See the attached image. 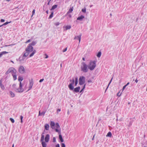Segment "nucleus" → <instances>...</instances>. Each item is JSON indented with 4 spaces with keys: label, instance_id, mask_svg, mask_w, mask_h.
<instances>
[{
    "label": "nucleus",
    "instance_id": "f257e3e1",
    "mask_svg": "<svg viewBox=\"0 0 147 147\" xmlns=\"http://www.w3.org/2000/svg\"><path fill=\"white\" fill-rule=\"evenodd\" d=\"M56 125L57 128L55 129V131L56 132H58L59 133H60V131L58 129L60 128V126L58 123H57L55 124L54 122L51 121V122L50 125L52 129H55V126Z\"/></svg>",
    "mask_w": 147,
    "mask_h": 147
},
{
    "label": "nucleus",
    "instance_id": "f03ea898",
    "mask_svg": "<svg viewBox=\"0 0 147 147\" xmlns=\"http://www.w3.org/2000/svg\"><path fill=\"white\" fill-rule=\"evenodd\" d=\"M96 61H91L88 66V68L90 70H93L96 66Z\"/></svg>",
    "mask_w": 147,
    "mask_h": 147
},
{
    "label": "nucleus",
    "instance_id": "7ed1b4c3",
    "mask_svg": "<svg viewBox=\"0 0 147 147\" xmlns=\"http://www.w3.org/2000/svg\"><path fill=\"white\" fill-rule=\"evenodd\" d=\"M16 70L14 68L11 67L9 68L8 70L6 72L5 74L7 75L11 73L12 75L14 74H16Z\"/></svg>",
    "mask_w": 147,
    "mask_h": 147
},
{
    "label": "nucleus",
    "instance_id": "20e7f679",
    "mask_svg": "<svg viewBox=\"0 0 147 147\" xmlns=\"http://www.w3.org/2000/svg\"><path fill=\"white\" fill-rule=\"evenodd\" d=\"M82 65L81 67V70L84 72H87L88 71L87 65L84 62H82Z\"/></svg>",
    "mask_w": 147,
    "mask_h": 147
},
{
    "label": "nucleus",
    "instance_id": "39448f33",
    "mask_svg": "<svg viewBox=\"0 0 147 147\" xmlns=\"http://www.w3.org/2000/svg\"><path fill=\"white\" fill-rule=\"evenodd\" d=\"M69 81L71 83L68 85V87L70 90H72L74 89V87L73 85L74 84L75 79L74 78H73L72 80H70Z\"/></svg>",
    "mask_w": 147,
    "mask_h": 147
},
{
    "label": "nucleus",
    "instance_id": "423d86ee",
    "mask_svg": "<svg viewBox=\"0 0 147 147\" xmlns=\"http://www.w3.org/2000/svg\"><path fill=\"white\" fill-rule=\"evenodd\" d=\"M85 78L84 76H81L79 79V84L80 85H82L85 83Z\"/></svg>",
    "mask_w": 147,
    "mask_h": 147
},
{
    "label": "nucleus",
    "instance_id": "0eeeda50",
    "mask_svg": "<svg viewBox=\"0 0 147 147\" xmlns=\"http://www.w3.org/2000/svg\"><path fill=\"white\" fill-rule=\"evenodd\" d=\"M22 84L21 82L20 83V86L18 88H16L15 90L16 92H22L24 91V89L22 88Z\"/></svg>",
    "mask_w": 147,
    "mask_h": 147
},
{
    "label": "nucleus",
    "instance_id": "6e6552de",
    "mask_svg": "<svg viewBox=\"0 0 147 147\" xmlns=\"http://www.w3.org/2000/svg\"><path fill=\"white\" fill-rule=\"evenodd\" d=\"M33 48L30 45H29L26 49V51L28 52L29 53L33 51Z\"/></svg>",
    "mask_w": 147,
    "mask_h": 147
},
{
    "label": "nucleus",
    "instance_id": "1a4fd4ad",
    "mask_svg": "<svg viewBox=\"0 0 147 147\" xmlns=\"http://www.w3.org/2000/svg\"><path fill=\"white\" fill-rule=\"evenodd\" d=\"M19 72L21 74L24 73L25 72V70L23 66H21L18 69Z\"/></svg>",
    "mask_w": 147,
    "mask_h": 147
},
{
    "label": "nucleus",
    "instance_id": "9d476101",
    "mask_svg": "<svg viewBox=\"0 0 147 147\" xmlns=\"http://www.w3.org/2000/svg\"><path fill=\"white\" fill-rule=\"evenodd\" d=\"M29 81L30 84L29 86V89L28 91L31 89L33 85V81L32 79H31V80H30Z\"/></svg>",
    "mask_w": 147,
    "mask_h": 147
},
{
    "label": "nucleus",
    "instance_id": "9b49d317",
    "mask_svg": "<svg viewBox=\"0 0 147 147\" xmlns=\"http://www.w3.org/2000/svg\"><path fill=\"white\" fill-rule=\"evenodd\" d=\"M26 57L25 56H24L23 54L19 58V61L21 62H23L24 60L25 59Z\"/></svg>",
    "mask_w": 147,
    "mask_h": 147
},
{
    "label": "nucleus",
    "instance_id": "f8f14e48",
    "mask_svg": "<svg viewBox=\"0 0 147 147\" xmlns=\"http://www.w3.org/2000/svg\"><path fill=\"white\" fill-rule=\"evenodd\" d=\"M50 136L49 134H47L45 137V142H48L49 140Z\"/></svg>",
    "mask_w": 147,
    "mask_h": 147
},
{
    "label": "nucleus",
    "instance_id": "ddd939ff",
    "mask_svg": "<svg viewBox=\"0 0 147 147\" xmlns=\"http://www.w3.org/2000/svg\"><path fill=\"white\" fill-rule=\"evenodd\" d=\"M82 35V34H80V35L76 36L74 37V40L78 39L79 41V44L80 42L81 39V36Z\"/></svg>",
    "mask_w": 147,
    "mask_h": 147
},
{
    "label": "nucleus",
    "instance_id": "4468645a",
    "mask_svg": "<svg viewBox=\"0 0 147 147\" xmlns=\"http://www.w3.org/2000/svg\"><path fill=\"white\" fill-rule=\"evenodd\" d=\"M80 86H78V87H76L75 88H74L73 90V91L78 93L79 92V91L80 90Z\"/></svg>",
    "mask_w": 147,
    "mask_h": 147
},
{
    "label": "nucleus",
    "instance_id": "2eb2a0df",
    "mask_svg": "<svg viewBox=\"0 0 147 147\" xmlns=\"http://www.w3.org/2000/svg\"><path fill=\"white\" fill-rule=\"evenodd\" d=\"M84 16L83 15H81L80 16L78 17L77 19V20L82 21L83 18H84Z\"/></svg>",
    "mask_w": 147,
    "mask_h": 147
},
{
    "label": "nucleus",
    "instance_id": "dca6fc26",
    "mask_svg": "<svg viewBox=\"0 0 147 147\" xmlns=\"http://www.w3.org/2000/svg\"><path fill=\"white\" fill-rule=\"evenodd\" d=\"M0 86L3 90H4L5 88L4 86L2 84V79H1L0 81Z\"/></svg>",
    "mask_w": 147,
    "mask_h": 147
},
{
    "label": "nucleus",
    "instance_id": "f3484780",
    "mask_svg": "<svg viewBox=\"0 0 147 147\" xmlns=\"http://www.w3.org/2000/svg\"><path fill=\"white\" fill-rule=\"evenodd\" d=\"M29 53H30L26 51V52H23V55H24V56L26 57L28 55Z\"/></svg>",
    "mask_w": 147,
    "mask_h": 147
},
{
    "label": "nucleus",
    "instance_id": "a211bd4d",
    "mask_svg": "<svg viewBox=\"0 0 147 147\" xmlns=\"http://www.w3.org/2000/svg\"><path fill=\"white\" fill-rule=\"evenodd\" d=\"M49 126L48 124H46L45 125V129L47 130H48L49 128Z\"/></svg>",
    "mask_w": 147,
    "mask_h": 147
},
{
    "label": "nucleus",
    "instance_id": "6ab92c4d",
    "mask_svg": "<svg viewBox=\"0 0 147 147\" xmlns=\"http://www.w3.org/2000/svg\"><path fill=\"white\" fill-rule=\"evenodd\" d=\"M59 134H60L59 135V140H60L61 142H63L64 141L63 140V139L62 138V135L60 133H59Z\"/></svg>",
    "mask_w": 147,
    "mask_h": 147
},
{
    "label": "nucleus",
    "instance_id": "aec40b11",
    "mask_svg": "<svg viewBox=\"0 0 147 147\" xmlns=\"http://www.w3.org/2000/svg\"><path fill=\"white\" fill-rule=\"evenodd\" d=\"M8 53V52L5 51H3L0 53V57H1L3 55H4Z\"/></svg>",
    "mask_w": 147,
    "mask_h": 147
},
{
    "label": "nucleus",
    "instance_id": "412c9836",
    "mask_svg": "<svg viewBox=\"0 0 147 147\" xmlns=\"http://www.w3.org/2000/svg\"><path fill=\"white\" fill-rule=\"evenodd\" d=\"M63 28H65V30H67L70 29L71 28V26L70 25H67L65 26H63Z\"/></svg>",
    "mask_w": 147,
    "mask_h": 147
},
{
    "label": "nucleus",
    "instance_id": "4be33fe9",
    "mask_svg": "<svg viewBox=\"0 0 147 147\" xmlns=\"http://www.w3.org/2000/svg\"><path fill=\"white\" fill-rule=\"evenodd\" d=\"M45 113H46V111H43L42 112V113H41L40 111H39L38 115L40 116V115H42L43 116H44Z\"/></svg>",
    "mask_w": 147,
    "mask_h": 147
},
{
    "label": "nucleus",
    "instance_id": "5701e85b",
    "mask_svg": "<svg viewBox=\"0 0 147 147\" xmlns=\"http://www.w3.org/2000/svg\"><path fill=\"white\" fill-rule=\"evenodd\" d=\"M41 142L42 147H46L47 144L46 143V142H45L44 141Z\"/></svg>",
    "mask_w": 147,
    "mask_h": 147
},
{
    "label": "nucleus",
    "instance_id": "b1692460",
    "mask_svg": "<svg viewBox=\"0 0 147 147\" xmlns=\"http://www.w3.org/2000/svg\"><path fill=\"white\" fill-rule=\"evenodd\" d=\"M9 93L11 97L13 98L15 96V94L11 91H10Z\"/></svg>",
    "mask_w": 147,
    "mask_h": 147
},
{
    "label": "nucleus",
    "instance_id": "393cba45",
    "mask_svg": "<svg viewBox=\"0 0 147 147\" xmlns=\"http://www.w3.org/2000/svg\"><path fill=\"white\" fill-rule=\"evenodd\" d=\"M75 86H76L78 83V78L77 77H75Z\"/></svg>",
    "mask_w": 147,
    "mask_h": 147
},
{
    "label": "nucleus",
    "instance_id": "a878e982",
    "mask_svg": "<svg viewBox=\"0 0 147 147\" xmlns=\"http://www.w3.org/2000/svg\"><path fill=\"white\" fill-rule=\"evenodd\" d=\"M57 7V5H55L53 6L51 9V10H53L55 8H56Z\"/></svg>",
    "mask_w": 147,
    "mask_h": 147
},
{
    "label": "nucleus",
    "instance_id": "bb28decb",
    "mask_svg": "<svg viewBox=\"0 0 147 147\" xmlns=\"http://www.w3.org/2000/svg\"><path fill=\"white\" fill-rule=\"evenodd\" d=\"M12 75L13 76L14 80H16L17 79V75H16V74H14Z\"/></svg>",
    "mask_w": 147,
    "mask_h": 147
},
{
    "label": "nucleus",
    "instance_id": "cd10ccee",
    "mask_svg": "<svg viewBox=\"0 0 147 147\" xmlns=\"http://www.w3.org/2000/svg\"><path fill=\"white\" fill-rule=\"evenodd\" d=\"M73 11V7H71L67 12V14L71 13Z\"/></svg>",
    "mask_w": 147,
    "mask_h": 147
},
{
    "label": "nucleus",
    "instance_id": "c85d7f7f",
    "mask_svg": "<svg viewBox=\"0 0 147 147\" xmlns=\"http://www.w3.org/2000/svg\"><path fill=\"white\" fill-rule=\"evenodd\" d=\"M18 80L20 83V82H21L23 80V78L22 77L19 76L18 77Z\"/></svg>",
    "mask_w": 147,
    "mask_h": 147
},
{
    "label": "nucleus",
    "instance_id": "c756f323",
    "mask_svg": "<svg viewBox=\"0 0 147 147\" xmlns=\"http://www.w3.org/2000/svg\"><path fill=\"white\" fill-rule=\"evenodd\" d=\"M36 43V42L35 41H33L31 43L29 44V45H30L31 46H34Z\"/></svg>",
    "mask_w": 147,
    "mask_h": 147
},
{
    "label": "nucleus",
    "instance_id": "7c9ffc66",
    "mask_svg": "<svg viewBox=\"0 0 147 147\" xmlns=\"http://www.w3.org/2000/svg\"><path fill=\"white\" fill-rule=\"evenodd\" d=\"M44 135H41V137L40 139L41 142L43 141L44 139Z\"/></svg>",
    "mask_w": 147,
    "mask_h": 147
},
{
    "label": "nucleus",
    "instance_id": "2f4dec72",
    "mask_svg": "<svg viewBox=\"0 0 147 147\" xmlns=\"http://www.w3.org/2000/svg\"><path fill=\"white\" fill-rule=\"evenodd\" d=\"M101 52H99L96 55V56L98 57H100L101 55Z\"/></svg>",
    "mask_w": 147,
    "mask_h": 147
},
{
    "label": "nucleus",
    "instance_id": "473e14b6",
    "mask_svg": "<svg viewBox=\"0 0 147 147\" xmlns=\"http://www.w3.org/2000/svg\"><path fill=\"white\" fill-rule=\"evenodd\" d=\"M113 79V78H112L111 79V80H110V82H109V84L108 85V86H107L106 89V90H105V92L106 91L107 89L108 88L109 85L111 83V82H112V80Z\"/></svg>",
    "mask_w": 147,
    "mask_h": 147
},
{
    "label": "nucleus",
    "instance_id": "72a5a7b5",
    "mask_svg": "<svg viewBox=\"0 0 147 147\" xmlns=\"http://www.w3.org/2000/svg\"><path fill=\"white\" fill-rule=\"evenodd\" d=\"M113 79V78H112L111 79V80H110V82H109V84L108 85V86H107L106 89V90H105V92L106 91L107 89L108 88L109 85L111 83V82H112V80Z\"/></svg>",
    "mask_w": 147,
    "mask_h": 147
},
{
    "label": "nucleus",
    "instance_id": "f704fd0d",
    "mask_svg": "<svg viewBox=\"0 0 147 147\" xmlns=\"http://www.w3.org/2000/svg\"><path fill=\"white\" fill-rule=\"evenodd\" d=\"M53 12H52L51 14L50 15L49 18V19H51V18H52L53 16Z\"/></svg>",
    "mask_w": 147,
    "mask_h": 147
},
{
    "label": "nucleus",
    "instance_id": "c9c22d12",
    "mask_svg": "<svg viewBox=\"0 0 147 147\" xmlns=\"http://www.w3.org/2000/svg\"><path fill=\"white\" fill-rule=\"evenodd\" d=\"M112 136L111 133L110 132H109L107 135V136L111 137Z\"/></svg>",
    "mask_w": 147,
    "mask_h": 147
},
{
    "label": "nucleus",
    "instance_id": "e433bc0d",
    "mask_svg": "<svg viewBox=\"0 0 147 147\" xmlns=\"http://www.w3.org/2000/svg\"><path fill=\"white\" fill-rule=\"evenodd\" d=\"M11 22H6L5 23H4V24H3L2 25V26H4V25H7V24H8L10 23Z\"/></svg>",
    "mask_w": 147,
    "mask_h": 147
},
{
    "label": "nucleus",
    "instance_id": "4c0bfd02",
    "mask_svg": "<svg viewBox=\"0 0 147 147\" xmlns=\"http://www.w3.org/2000/svg\"><path fill=\"white\" fill-rule=\"evenodd\" d=\"M9 119L12 123H14V122L15 121L13 119L11 118Z\"/></svg>",
    "mask_w": 147,
    "mask_h": 147
},
{
    "label": "nucleus",
    "instance_id": "58836bf2",
    "mask_svg": "<svg viewBox=\"0 0 147 147\" xmlns=\"http://www.w3.org/2000/svg\"><path fill=\"white\" fill-rule=\"evenodd\" d=\"M86 8H84L82 9V12H83L84 13H85L86 12Z\"/></svg>",
    "mask_w": 147,
    "mask_h": 147
},
{
    "label": "nucleus",
    "instance_id": "ea45409f",
    "mask_svg": "<svg viewBox=\"0 0 147 147\" xmlns=\"http://www.w3.org/2000/svg\"><path fill=\"white\" fill-rule=\"evenodd\" d=\"M61 147H65V144L63 143H62L61 144Z\"/></svg>",
    "mask_w": 147,
    "mask_h": 147
},
{
    "label": "nucleus",
    "instance_id": "a19ab883",
    "mask_svg": "<svg viewBox=\"0 0 147 147\" xmlns=\"http://www.w3.org/2000/svg\"><path fill=\"white\" fill-rule=\"evenodd\" d=\"M34 53H33V52L30 55L29 57H31L34 54Z\"/></svg>",
    "mask_w": 147,
    "mask_h": 147
},
{
    "label": "nucleus",
    "instance_id": "79ce46f5",
    "mask_svg": "<svg viewBox=\"0 0 147 147\" xmlns=\"http://www.w3.org/2000/svg\"><path fill=\"white\" fill-rule=\"evenodd\" d=\"M23 116H22V115L20 116V119H21V122L22 123V122H23L22 120H23Z\"/></svg>",
    "mask_w": 147,
    "mask_h": 147
},
{
    "label": "nucleus",
    "instance_id": "37998d69",
    "mask_svg": "<svg viewBox=\"0 0 147 147\" xmlns=\"http://www.w3.org/2000/svg\"><path fill=\"white\" fill-rule=\"evenodd\" d=\"M53 142H56V138L55 137H53Z\"/></svg>",
    "mask_w": 147,
    "mask_h": 147
},
{
    "label": "nucleus",
    "instance_id": "c03bdc74",
    "mask_svg": "<svg viewBox=\"0 0 147 147\" xmlns=\"http://www.w3.org/2000/svg\"><path fill=\"white\" fill-rule=\"evenodd\" d=\"M35 12V10L34 9H33V11H32V16L34 14Z\"/></svg>",
    "mask_w": 147,
    "mask_h": 147
},
{
    "label": "nucleus",
    "instance_id": "a18cd8bd",
    "mask_svg": "<svg viewBox=\"0 0 147 147\" xmlns=\"http://www.w3.org/2000/svg\"><path fill=\"white\" fill-rule=\"evenodd\" d=\"M67 47H66L63 50V52H65L66 51H67Z\"/></svg>",
    "mask_w": 147,
    "mask_h": 147
},
{
    "label": "nucleus",
    "instance_id": "49530a36",
    "mask_svg": "<svg viewBox=\"0 0 147 147\" xmlns=\"http://www.w3.org/2000/svg\"><path fill=\"white\" fill-rule=\"evenodd\" d=\"M59 22H56V23H55V24L56 26H58V25H59Z\"/></svg>",
    "mask_w": 147,
    "mask_h": 147
},
{
    "label": "nucleus",
    "instance_id": "de8ad7c7",
    "mask_svg": "<svg viewBox=\"0 0 147 147\" xmlns=\"http://www.w3.org/2000/svg\"><path fill=\"white\" fill-rule=\"evenodd\" d=\"M126 85H125L123 87V88H122L123 90L125 89V88H126Z\"/></svg>",
    "mask_w": 147,
    "mask_h": 147
},
{
    "label": "nucleus",
    "instance_id": "09e8293b",
    "mask_svg": "<svg viewBox=\"0 0 147 147\" xmlns=\"http://www.w3.org/2000/svg\"><path fill=\"white\" fill-rule=\"evenodd\" d=\"M88 82L89 83H92V81L91 80L89 79V80H88Z\"/></svg>",
    "mask_w": 147,
    "mask_h": 147
},
{
    "label": "nucleus",
    "instance_id": "8fccbe9b",
    "mask_svg": "<svg viewBox=\"0 0 147 147\" xmlns=\"http://www.w3.org/2000/svg\"><path fill=\"white\" fill-rule=\"evenodd\" d=\"M46 57H45V58L46 59H47V58L48 57V56L46 54H45Z\"/></svg>",
    "mask_w": 147,
    "mask_h": 147
},
{
    "label": "nucleus",
    "instance_id": "3c124183",
    "mask_svg": "<svg viewBox=\"0 0 147 147\" xmlns=\"http://www.w3.org/2000/svg\"><path fill=\"white\" fill-rule=\"evenodd\" d=\"M31 41L30 39H29L26 42V43H28L30 42Z\"/></svg>",
    "mask_w": 147,
    "mask_h": 147
},
{
    "label": "nucleus",
    "instance_id": "603ef678",
    "mask_svg": "<svg viewBox=\"0 0 147 147\" xmlns=\"http://www.w3.org/2000/svg\"><path fill=\"white\" fill-rule=\"evenodd\" d=\"M44 80V79H41L40 80H39V82H42Z\"/></svg>",
    "mask_w": 147,
    "mask_h": 147
},
{
    "label": "nucleus",
    "instance_id": "864d4df0",
    "mask_svg": "<svg viewBox=\"0 0 147 147\" xmlns=\"http://www.w3.org/2000/svg\"><path fill=\"white\" fill-rule=\"evenodd\" d=\"M5 20L3 19H1V22H5Z\"/></svg>",
    "mask_w": 147,
    "mask_h": 147
},
{
    "label": "nucleus",
    "instance_id": "5fc2aeb1",
    "mask_svg": "<svg viewBox=\"0 0 147 147\" xmlns=\"http://www.w3.org/2000/svg\"><path fill=\"white\" fill-rule=\"evenodd\" d=\"M55 147H60L59 145V144H57L56 145Z\"/></svg>",
    "mask_w": 147,
    "mask_h": 147
},
{
    "label": "nucleus",
    "instance_id": "6e6d98bb",
    "mask_svg": "<svg viewBox=\"0 0 147 147\" xmlns=\"http://www.w3.org/2000/svg\"><path fill=\"white\" fill-rule=\"evenodd\" d=\"M86 85V84H85L84 85V86H83V88H83V89H84L85 88Z\"/></svg>",
    "mask_w": 147,
    "mask_h": 147
},
{
    "label": "nucleus",
    "instance_id": "4d7b16f0",
    "mask_svg": "<svg viewBox=\"0 0 147 147\" xmlns=\"http://www.w3.org/2000/svg\"><path fill=\"white\" fill-rule=\"evenodd\" d=\"M61 111V109H58L57 110V112H60Z\"/></svg>",
    "mask_w": 147,
    "mask_h": 147
},
{
    "label": "nucleus",
    "instance_id": "13d9d810",
    "mask_svg": "<svg viewBox=\"0 0 147 147\" xmlns=\"http://www.w3.org/2000/svg\"><path fill=\"white\" fill-rule=\"evenodd\" d=\"M16 84H14L12 85V87L13 88H14L16 86Z\"/></svg>",
    "mask_w": 147,
    "mask_h": 147
},
{
    "label": "nucleus",
    "instance_id": "bf43d9fd",
    "mask_svg": "<svg viewBox=\"0 0 147 147\" xmlns=\"http://www.w3.org/2000/svg\"><path fill=\"white\" fill-rule=\"evenodd\" d=\"M51 0H50L49 2L48 3H47V5H49V3H50V2L51 1Z\"/></svg>",
    "mask_w": 147,
    "mask_h": 147
},
{
    "label": "nucleus",
    "instance_id": "052dcab7",
    "mask_svg": "<svg viewBox=\"0 0 147 147\" xmlns=\"http://www.w3.org/2000/svg\"><path fill=\"white\" fill-rule=\"evenodd\" d=\"M84 89L83 88H82L81 90L80 91V92H81Z\"/></svg>",
    "mask_w": 147,
    "mask_h": 147
},
{
    "label": "nucleus",
    "instance_id": "680f3d73",
    "mask_svg": "<svg viewBox=\"0 0 147 147\" xmlns=\"http://www.w3.org/2000/svg\"><path fill=\"white\" fill-rule=\"evenodd\" d=\"M129 84V82H128L125 85H126V86H128V85Z\"/></svg>",
    "mask_w": 147,
    "mask_h": 147
},
{
    "label": "nucleus",
    "instance_id": "e2e57ef3",
    "mask_svg": "<svg viewBox=\"0 0 147 147\" xmlns=\"http://www.w3.org/2000/svg\"><path fill=\"white\" fill-rule=\"evenodd\" d=\"M95 135H94V136H93V138H92V140H94V136H95Z\"/></svg>",
    "mask_w": 147,
    "mask_h": 147
},
{
    "label": "nucleus",
    "instance_id": "0e129e2a",
    "mask_svg": "<svg viewBox=\"0 0 147 147\" xmlns=\"http://www.w3.org/2000/svg\"><path fill=\"white\" fill-rule=\"evenodd\" d=\"M33 53H34V54L36 53V51L35 50H34V51L33 50Z\"/></svg>",
    "mask_w": 147,
    "mask_h": 147
},
{
    "label": "nucleus",
    "instance_id": "69168bd1",
    "mask_svg": "<svg viewBox=\"0 0 147 147\" xmlns=\"http://www.w3.org/2000/svg\"><path fill=\"white\" fill-rule=\"evenodd\" d=\"M135 82L136 83H137L138 82V80H137V79L135 80Z\"/></svg>",
    "mask_w": 147,
    "mask_h": 147
},
{
    "label": "nucleus",
    "instance_id": "338daca9",
    "mask_svg": "<svg viewBox=\"0 0 147 147\" xmlns=\"http://www.w3.org/2000/svg\"><path fill=\"white\" fill-rule=\"evenodd\" d=\"M44 131H45V130L44 131L42 132V135H44L45 134V132Z\"/></svg>",
    "mask_w": 147,
    "mask_h": 147
},
{
    "label": "nucleus",
    "instance_id": "774afa93",
    "mask_svg": "<svg viewBox=\"0 0 147 147\" xmlns=\"http://www.w3.org/2000/svg\"><path fill=\"white\" fill-rule=\"evenodd\" d=\"M48 12H49V11L48 10H47L46 11V12L47 13V14H48Z\"/></svg>",
    "mask_w": 147,
    "mask_h": 147
}]
</instances>
